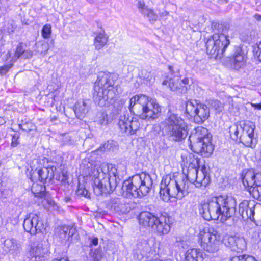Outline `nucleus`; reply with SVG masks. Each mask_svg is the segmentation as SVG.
<instances>
[{
	"label": "nucleus",
	"instance_id": "9",
	"mask_svg": "<svg viewBox=\"0 0 261 261\" xmlns=\"http://www.w3.org/2000/svg\"><path fill=\"white\" fill-rule=\"evenodd\" d=\"M140 224L150 227L157 234L165 235L169 233L172 224V218L167 214L155 216L150 212H142L139 216Z\"/></svg>",
	"mask_w": 261,
	"mask_h": 261
},
{
	"label": "nucleus",
	"instance_id": "51",
	"mask_svg": "<svg viewBox=\"0 0 261 261\" xmlns=\"http://www.w3.org/2000/svg\"><path fill=\"white\" fill-rule=\"evenodd\" d=\"M160 261H172V260L171 259H166V260H160Z\"/></svg>",
	"mask_w": 261,
	"mask_h": 261
},
{
	"label": "nucleus",
	"instance_id": "29",
	"mask_svg": "<svg viewBox=\"0 0 261 261\" xmlns=\"http://www.w3.org/2000/svg\"><path fill=\"white\" fill-rule=\"evenodd\" d=\"M31 191L36 197H42L45 195V187L41 184L33 183Z\"/></svg>",
	"mask_w": 261,
	"mask_h": 261
},
{
	"label": "nucleus",
	"instance_id": "19",
	"mask_svg": "<svg viewBox=\"0 0 261 261\" xmlns=\"http://www.w3.org/2000/svg\"><path fill=\"white\" fill-rule=\"evenodd\" d=\"M47 249L43 248L40 242L35 241L32 243L30 249V261H44Z\"/></svg>",
	"mask_w": 261,
	"mask_h": 261
},
{
	"label": "nucleus",
	"instance_id": "3",
	"mask_svg": "<svg viewBox=\"0 0 261 261\" xmlns=\"http://www.w3.org/2000/svg\"><path fill=\"white\" fill-rule=\"evenodd\" d=\"M236 201L231 196L220 195L211 197L202 203L200 213L206 220H227L236 212Z\"/></svg>",
	"mask_w": 261,
	"mask_h": 261
},
{
	"label": "nucleus",
	"instance_id": "41",
	"mask_svg": "<svg viewBox=\"0 0 261 261\" xmlns=\"http://www.w3.org/2000/svg\"><path fill=\"white\" fill-rule=\"evenodd\" d=\"M256 45V47L254 48V51L259 60L261 61V42L257 44Z\"/></svg>",
	"mask_w": 261,
	"mask_h": 261
},
{
	"label": "nucleus",
	"instance_id": "32",
	"mask_svg": "<svg viewBox=\"0 0 261 261\" xmlns=\"http://www.w3.org/2000/svg\"><path fill=\"white\" fill-rule=\"evenodd\" d=\"M51 26L49 24H45L41 30V35L44 39H49L51 34Z\"/></svg>",
	"mask_w": 261,
	"mask_h": 261
},
{
	"label": "nucleus",
	"instance_id": "49",
	"mask_svg": "<svg viewBox=\"0 0 261 261\" xmlns=\"http://www.w3.org/2000/svg\"><path fill=\"white\" fill-rule=\"evenodd\" d=\"M92 244L96 246L98 244V239L97 238H93L92 240Z\"/></svg>",
	"mask_w": 261,
	"mask_h": 261
},
{
	"label": "nucleus",
	"instance_id": "7",
	"mask_svg": "<svg viewBox=\"0 0 261 261\" xmlns=\"http://www.w3.org/2000/svg\"><path fill=\"white\" fill-rule=\"evenodd\" d=\"M218 27L217 32L208 38L206 42V52L211 58L221 59L226 48L230 44L229 29L223 27L222 24H215L214 27Z\"/></svg>",
	"mask_w": 261,
	"mask_h": 261
},
{
	"label": "nucleus",
	"instance_id": "39",
	"mask_svg": "<svg viewBox=\"0 0 261 261\" xmlns=\"http://www.w3.org/2000/svg\"><path fill=\"white\" fill-rule=\"evenodd\" d=\"M37 48V51L40 53L41 55H45L49 49L48 45L46 42L42 43L41 46H39L38 44Z\"/></svg>",
	"mask_w": 261,
	"mask_h": 261
},
{
	"label": "nucleus",
	"instance_id": "22",
	"mask_svg": "<svg viewBox=\"0 0 261 261\" xmlns=\"http://www.w3.org/2000/svg\"><path fill=\"white\" fill-rule=\"evenodd\" d=\"M3 248L5 251L17 255L21 251V245L16 239L8 238L4 241Z\"/></svg>",
	"mask_w": 261,
	"mask_h": 261
},
{
	"label": "nucleus",
	"instance_id": "42",
	"mask_svg": "<svg viewBox=\"0 0 261 261\" xmlns=\"http://www.w3.org/2000/svg\"><path fill=\"white\" fill-rule=\"evenodd\" d=\"M179 83H180V87H185V88H186V90H187V86L189 84V80L188 78H184L182 80H180Z\"/></svg>",
	"mask_w": 261,
	"mask_h": 261
},
{
	"label": "nucleus",
	"instance_id": "44",
	"mask_svg": "<svg viewBox=\"0 0 261 261\" xmlns=\"http://www.w3.org/2000/svg\"><path fill=\"white\" fill-rule=\"evenodd\" d=\"M33 55L32 52L30 50H24L22 57L25 59L30 58Z\"/></svg>",
	"mask_w": 261,
	"mask_h": 261
},
{
	"label": "nucleus",
	"instance_id": "25",
	"mask_svg": "<svg viewBox=\"0 0 261 261\" xmlns=\"http://www.w3.org/2000/svg\"><path fill=\"white\" fill-rule=\"evenodd\" d=\"M203 253L199 249L190 248L185 254L186 261H203Z\"/></svg>",
	"mask_w": 261,
	"mask_h": 261
},
{
	"label": "nucleus",
	"instance_id": "34",
	"mask_svg": "<svg viewBox=\"0 0 261 261\" xmlns=\"http://www.w3.org/2000/svg\"><path fill=\"white\" fill-rule=\"evenodd\" d=\"M22 43H20L19 45L17 46L15 54L13 57L12 58V60L13 61H15L17 60L20 57L23 56L24 53V49L22 46Z\"/></svg>",
	"mask_w": 261,
	"mask_h": 261
},
{
	"label": "nucleus",
	"instance_id": "31",
	"mask_svg": "<svg viewBox=\"0 0 261 261\" xmlns=\"http://www.w3.org/2000/svg\"><path fill=\"white\" fill-rule=\"evenodd\" d=\"M71 229L69 227L64 226L60 228L59 230V237L62 240H65L69 239V238L72 235L70 234Z\"/></svg>",
	"mask_w": 261,
	"mask_h": 261
},
{
	"label": "nucleus",
	"instance_id": "15",
	"mask_svg": "<svg viewBox=\"0 0 261 261\" xmlns=\"http://www.w3.org/2000/svg\"><path fill=\"white\" fill-rule=\"evenodd\" d=\"M239 212L244 219H249L261 226V205L244 200L239 204Z\"/></svg>",
	"mask_w": 261,
	"mask_h": 261
},
{
	"label": "nucleus",
	"instance_id": "33",
	"mask_svg": "<svg viewBox=\"0 0 261 261\" xmlns=\"http://www.w3.org/2000/svg\"><path fill=\"white\" fill-rule=\"evenodd\" d=\"M97 118L95 120L98 124L100 125H106L108 124V115L105 113H99L97 115Z\"/></svg>",
	"mask_w": 261,
	"mask_h": 261
},
{
	"label": "nucleus",
	"instance_id": "50",
	"mask_svg": "<svg viewBox=\"0 0 261 261\" xmlns=\"http://www.w3.org/2000/svg\"><path fill=\"white\" fill-rule=\"evenodd\" d=\"M168 14H169V13L167 11H164V12L160 13V15L161 17H163V16H166L168 15Z\"/></svg>",
	"mask_w": 261,
	"mask_h": 261
},
{
	"label": "nucleus",
	"instance_id": "14",
	"mask_svg": "<svg viewBox=\"0 0 261 261\" xmlns=\"http://www.w3.org/2000/svg\"><path fill=\"white\" fill-rule=\"evenodd\" d=\"M185 107L186 113L193 117L197 123H202L210 116V110L207 106L196 100H188Z\"/></svg>",
	"mask_w": 261,
	"mask_h": 261
},
{
	"label": "nucleus",
	"instance_id": "2",
	"mask_svg": "<svg viewBox=\"0 0 261 261\" xmlns=\"http://www.w3.org/2000/svg\"><path fill=\"white\" fill-rule=\"evenodd\" d=\"M126 174V167L122 163L116 166L103 163L91 167L88 175L93 181V189L96 195L112 192L116 188L118 179Z\"/></svg>",
	"mask_w": 261,
	"mask_h": 261
},
{
	"label": "nucleus",
	"instance_id": "30",
	"mask_svg": "<svg viewBox=\"0 0 261 261\" xmlns=\"http://www.w3.org/2000/svg\"><path fill=\"white\" fill-rule=\"evenodd\" d=\"M116 146V142L114 141H108L100 146L97 151H106V150L113 151Z\"/></svg>",
	"mask_w": 261,
	"mask_h": 261
},
{
	"label": "nucleus",
	"instance_id": "12",
	"mask_svg": "<svg viewBox=\"0 0 261 261\" xmlns=\"http://www.w3.org/2000/svg\"><path fill=\"white\" fill-rule=\"evenodd\" d=\"M200 245L203 249L210 253H215L221 245V236L213 228H204L198 236Z\"/></svg>",
	"mask_w": 261,
	"mask_h": 261
},
{
	"label": "nucleus",
	"instance_id": "20",
	"mask_svg": "<svg viewBox=\"0 0 261 261\" xmlns=\"http://www.w3.org/2000/svg\"><path fill=\"white\" fill-rule=\"evenodd\" d=\"M56 170V168L51 166L36 169L33 174L35 176L36 173L39 180L42 182H44L47 180L50 181L54 177V172Z\"/></svg>",
	"mask_w": 261,
	"mask_h": 261
},
{
	"label": "nucleus",
	"instance_id": "38",
	"mask_svg": "<svg viewBox=\"0 0 261 261\" xmlns=\"http://www.w3.org/2000/svg\"><path fill=\"white\" fill-rule=\"evenodd\" d=\"M76 192L77 195L82 196L86 198H89L90 197L89 192L85 188L79 186Z\"/></svg>",
	"mask_w": 261,
	"mask_h": 261
},
{
	"label": "nucleus",
	"instance_id": "1",
	"mask_svg": "<svg viewBox=\"0 0 261 261\" xmlns=\"http://www.w3.org/2000/svg\"><path fill=\"white\" fill-rule=\"evenodd\" d=\"M189 159L187 175L174 173L163 177L160 194L164 202L169 201L171 198L181 199L189 192V186L192 184L197 188H205L210 184L209 168L205 165L200 167L199 160L193 155H190Z\"/></svg>",
	"mask_w": 261,
	"mask_h": 261
},
{
	"label": "nucleus",
	"instance_id": "8",
	"mask_svg": "<svg viewBox=\"0 0 261 261\" xmlns=\"http://www.w3.org/2000/svg\"><path fill=\"white\" fill-rule=\"evenodd\" d=\"M162 125L163 130L170 141L181 142L188 135L187 123L180 116L174 113L169 112Z\"/></svg>",
	"mask_w": 261,
	"mask_h": 261
},
{
	"label": "nucleus",
	"instance_id": "27",
	"mask_svg": "<svg viewBox=\"0 0 261 261\" xmlns=\"http://www.w3.org/2000/svg\"><path fill=\"white\" fill-rule=\"evenodd\" d=\"M108 207L116 212H124L125 205L121 199L112 198L109 200L108 203Z\"/></svg>",
	"mask_w": 261,
	"mask_h": 261
},
{
	"label": "nucleus",
	"instance_id": "36",
	"mask_svg": "<svg viewBox=\"0 0 261 261\" xmlns=\"http://www.w3.org/2000/svg\"><path fill=\"white\" fill-rule=\"evenodd\" d=\"M210 103L211 106L217 112L221 111L223 108V104L217 100H211Z\"/></svg>",
	"mask_w": 261,
	"mask_h": 261
},
{
	"label": "nucleus",
	"instance_id": "37",
	"mask_svg": "<svg viewBox=\"0 0 261 261\" xmlns=\"http://www.w3.org/2000/svg\"><path fill=\"white\" fill-rule=\"evenodd\" d=\"M54 177L58 181L65 182L68 179L67 173L65 171H62L59 174H54Z\"/></svg>",
	"mask_w": 261,
	"mask_h": 261
},
{
	"label": "nucleus",
	"instance_id": "4",
	"mask_svg": "<svg viewBox=\"0 0 261 261\" xmlns=\"http://www.w3.org/2000/svg\"><path fill=\"white\" fill-rule=\"evenodd\" d=\"M119 94L117 86L110 74L100 73L94 86L93 99L94 102L101 106L113 103L115 98Z\"/></svg>",
	"mask_w": 261,
	"mask_h": 261
},
{
	"label": "nucleus",
	"instance_id": "10",
	"mask_svg": "<svg viewBox=\"0 0 261 261\" xmlns=\"http://www.w3.org/2000/svg\"><path fill=\"white\" fill-rule=\"evenodd\" d=\"M211 138V136L206 128L201 126L197 127L189 138L191 149L193 152L201 154L204 157L209 156L214 150Z\"/></svg>",
	"mask_w": 261,
	"mask_h": 261
},
{
	"label": "nucleus",
	"instance_id": "40",
	"mask_svg": "<svg viewBox=\"0 0 261 261\" xmlns=\"http://www.w3.org/2000/svg\"><path fill=\"white\" fill-rule=\"evenodd\" d=\"M12 64H7L0 67V75L6 74L12 67Z\"/></svg>",
	"mask_w": 261,
	"mask_h": 261
},
{
	"label": "nucleus",
	"instance_id": "21",
	"mask_svg": "<svg viewBox=\"0 0 261 261\" xmlns=\"http://www.w3.org/2000/svg\"><path fill=\"white\" fill-rule=\"evenodd\" d=\"M137 8L142 15L147 18L151 23H154L157 20L158 15L153 10L146 6L143 1H139L138 2Z\"/></svg>",
	"mask_w": 261,
	"mask_h": 261
},
{
	"label": "nucleus",
	"instance_id": "18",
	"mask_svg": "<svg viewBox=\"0 0 261 261\" xmlns=\"http://www.w3.org/2000/svg\"><path fill=\"white\" fill-rule=\"evenodd\" d=\"M224 241L225 245L234 251H242L246 248V241L242 237L228 236H226Z\"/></svg>",
	"mask_w": 261,
	"mask_h": 261
},
{
	"label": "nucleus",
	"instance_id": "46",
	"mask_svg": "<svg viewBox=\"0 0 261 261\" xmlns=\"http://www.w3.org/2000/svg\"><path fill=\"white\" fill-rule=\"evenodd\" d=\"M251 106L254 108V109L261 110V102L258 104L251 103Z\"/></svg>",
	"mask_w": 261,
	"mask_h": 261
},
{
	"label": "nucleus",
	"instance_id": "23",
	"mask_svg": "<svg viewBox=\"0 0 261 261\" xmlns=\"http://www.w3.org/2000/svg\"><path fill=\"white\" fill-rule=\"evenodd\" d=\"M180 79L178 76L173 78L167 77L163 82V85L168 87L171 91L185 93L186 91L185 87H180Z\"/></svg>",
	"mask_w": 261,
	"mask_h": 261
},
{
	"label": "nucleus",
	"instance_id": "16",
	"mask_svg": "<svg viewBox=\"0 0 261 261\" xmlns=\"http://www.w3.org/2000/svg\"><path fill=\"white\" fill-rule=\"evenodd\" d=\"M46 227V224L43 223L40 216L34 213L29 214L23 222L25 231L32 235L44 232Z\"/></svg>",
	"mask_w": 261,
	"mask_h": 261
},
{
	"label": "nucleus",
	"instance_id": "13",
	"mask_svg": "<svg viewBox=\"0 0 261 261\" xmlns=\"http://www.w3.org/2000/svg\"><path fill=\"white\" fill-rule=\"evenodd\" d=\"M242 182L253 196L261 201V174H255L252 170H247L243 173Z\"/></svg>",
	"mask_w": 261,
	"mask_h": 261
},
{
	"label": "nucleus",
	"instance_id": "26",
	"mask_svg": "<svg viewBox=\"0 0 261 261\" xmlns=\"http://www.w3.org/2000/svg\"><path fill=\"white\" fill-rule=\"evenodd\" d=\"M108 37L104 31L95 33L94 40V45L95 49L99 50L101 49L107 43Z\"/></svg>",
	"mask_w": 261,
	"mask_h": 261
},
{
	"label": "nucleus",
	"instance_id": "17",
	"mask_svg": "<svg viewBox=\"0 0 261 261\" xmlns=\"http://www.w3.org/2000/svg\"><path fill=\"white\" fill-rule=\"evenodd\" d=\"M118 125L122 133L128 135L135 134L140 127L138 118L130 117L128 114L121 115Z\"/></svg>",
	"mask_w": 261,
	"mask_h": 261
},
{
	"label": "nucleus",
	"instance_id": "28",
	"mask_svg": "<svg viewBox=\"0 0 261 261\" xmlns=\"http://www.w3.org/2000/svg\"><path fill=\"white\" fill-rule=\"evenodd\" d=\"M73 110L77 118H83L88 111L86 102L84 101L76 102Z\"/></svg>",
	"mask_w": 261,
	"mask_h": 261
},
{
	"label": "nucleus",
	"instance_id": "52",
	"mask_svg": "<svg viewBox=\"0 0 261 261\" xmlns=\"http://www.w3.org/2000/svg\"><path fill=\"white\" fill-rule=\"evenodd\" d=\"M122 103H124L125 102V101L123 99L121 100Z\"/></svg>",
	"mask_w": 261,
	"mask_h": 261
},
{
	"label": "nucleus",
	"instance_id": "43",
	"mask_svg": "<svg viewBox=\"0 0 261 261\" xmlns=\"http://www.w3.org/2000/svg\"><path fill=\"white\" fill-rule=\"evenodd\" d=\"M18 137L16 136H13L12 138V142H11V146L12 147H16L17 146L19 142L18 141Z\"/></svg>",
	"mask_w": 261,
	"mask_h": 261
},
{
	"label": "nucleus",
	"instance_id": "35",
	"mask_svg": "<svg viewBox=\"0 0 261 261\" xmlns=\"http://www.w3.org/2000/svg\"><path fill=\"white\" fill-rule=\"evenodd\" d=\"M139 75L141 78H142L149 83L152 82V80H153V75L150 72H147L146 70L142 71Z\"/></svg>",
	"mask_w": 261,
	"mask_h": 261
},
{
	"label": "nucleus",
	"instance_id": "24",
	"mask_svg": "<svg viewBox=\"0 0 261 261\" xmlns=\"http://www.w3.org/2000/svg\"><path fill=\"white\" fill-rule=\"evenodd\" d=\"M246 58L241 51H236L230 60L231 67L236 70L243 68L246 64Z\"/></svg>",
	"mask_w": 261,
	"mask_h": 261
},
{
	"label": "nucleus",
	"instance_id": "45",
	"mask_svg": "<svg viewBox=\"0 0 261 261\" xmlns=\"http://www.w3.org/2000/svg\"><path fill=\"white\" fill-rule=\"evenodd\" d=\"M101 256L102 255L101 254V253H100L99 251H94L93 257L95 261H98L99 260H100L101 258Z\"/></svg>",
	"mask_w": 261,
	"mask_h": 261
},
{
	"label": "nucleus",
	"instance_id": "6",
	"mask_svg": "<svg viewBox=\"0 0 261 261\" xmlns=\"http://www.w3.org/2000/svg\"><path fill=\"white\" fill-rule=\"evenodd\" d=\"M153 181L149 174L142 172L125 180L122 186L124 195L127 197L141 198L150 191Z\"/></svg>",
	"mask_w": 261,
	"mask_h": 261
},
{
	"label": "nucleus",
	"instance_id": "48",
	"mask_svg": "<svg viewBox=\"0 0 261 261\" xmlns=\"http://www.w3.org/2000/svg\"><path fill=\"white\" fill-rule=\"evenodd\" d=\"M19 127L21 129L25 131H28L30 130V128H28L27 127H25V125L24 124H19Z\"/></svg>",
	"mask_w": 261,
	"mask_h": 261
},
{
	"label": "nucleus",
	"instance_id": "47",
	"mask_svg": "<svg viewBox=\"0 0 261 261\" xmlns=\"http://www.w3.org/2000/svg\"><path fill=\"white\" fill-rule=\"evenodd\" d=\"M253 17L256 20L261 21V15L259 14H255L254 15Z\"/></svg>",
	"mask_w": 261,
	"mask_h": 261
},
{
	"label": "nucleus",
	"instance_id": "5",
	"mask_svg": "<svg viewBox=\"0 0 261 261\" xmlns=\"http://www.w3.org/2000/svg\"><path fill=\"white\" fill-rule=\"evenodd\" d=\"M129 109L142 119L149 120L158 117L161 109L157 101L145 95H136L129 100Z\"/></svg>",
	"mask_w": 261,
	"mask_h": 261
},
{
	"label": "nucleus",
	"instance_id": "54",
	"mask_svg": "<svg viewBox=\"0 0 261 261\" xmlns=\"http://www.w3.org/2000/svg\"><path fill=\"white\" fill-rule=\"evenodd\" d=\"M66 261H68V260L66 259Z\"/></svg>",
	"mask_w": 261,
	"mask_h": 261
},
{
	"label": "nucleus",
	"instance_id": "11",
	"mask_svg": "<svg viewBox=\"0 0 261 261\" xmlns=\"http://www.w3.org/2000/svg\"><path fill=\"white\" fill-rule=\"evenodd\" d=\"M255 128V124L252 122H240L230 126V136L234 140L239 139L247 147H253L256 143L254 133Z\"/></svg>",
	"mask_w": 261,
	"mask_h": 261
},
{
	"label": "nucleus",
	"instance_id": "53",
	"mask_svg": "<svg viewBox=\"0 0 261 261\" xmlns=\"http://www.w3.org/2000/svg\"><path fill=\"white\" fill-rule=\"evenodd\" d=\"M8 54L9 55V56L10 57V53H8Z\"/></svg>",
	"mask_w": 261,
	"mask_h": 261
}]
</instances>
